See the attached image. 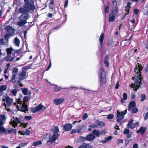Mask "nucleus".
Masks as SVG:
<instances>
[{"mask_svg":"<svg viewBox=\"0 0 148 148\" xmlns=\"http://www.w3.org/2000/svg\"><path fill=\"white\" fill-rule=\"evenodd\" d=\"M27 4L25 3L24 5L23 6L20 8L18 10V12L19 13H23L29 12V10L27 9Z\"/></svg>","mask_w":148,"mask_h":148,"instance_id":"nucleus-12","label":"nucleus"},{"mask_svg":"<svg viewBox=\"0 0 148 148\" xmlns=\"http://www.w3.org/2000/svg\"><path fill=\"white\" fill-rule=\"evenodd\" d=\"M21 134L22 135H29L30 134V131L29 129H27L25 131L21 132Z\"/></svg>","mask_w":148,"mask_h":148,"instance_id":"nucleus-27","label":"nucleus"},{"mask_svg":"<svg viewBox=\"0 0 148 148\" xmlns=\"http://www.w3.org/2000/svg\"><path fill=\"white\" fill-rule=\"evenodd\" d=\"M147 130V128L145 127H141L140 129L136 131L137 133H140L143 134Z\"/></svg>","mask_w":148,"mask_h":148,"instance_id":"nucleus-14","label":"nucleus"},{"mask_svg":"<svg viewBox=\"0 0 148 148\" xmlns=\"http://www.w3.org/2000/svg\"><path fill=\"white\" fill-rule=\"evenodd\" d=\"M46 107L41 104H40L38 106L31 109V112L34 113H36L40 111H43L46 109Z\"/></svg>","mask_w":148,"mask_h":148,"instance_id":"nucleus-8","label":"nucleus"},{"mask_svg":"<svg viewBox=\"0 0 148 148\" xmlns=\"http://www.w3.org/2000/svg\"><path fill=\"white\" fill-rule=\"evenodd\" d=\"M5 28L8 31V32L10 33H13L15 31L14 29L10 26H5Z\"/></svg>","mask_w":148,"mask_h":148,"instance_id":"nucleus-21","label":"nucleus"},{"mask_svg":"<svg viewBox=\"0 0 148 148\" xmlns=\"http://www.w3.org/2000/svg\"><path fill=\"white\" fill-rule=\"evenodd\" d=\"M132 132L129 133L127 135V138H129L132 137Z\"/></svg>","mask_w":148,"mask_h":148,"instance_id":"nucleus-53","label":"nucleus"},{"mask_svg":"<svg viewBox=\"0 0 148 148\" xmlns=\"http://www.w3.org/2000/svg\"><path fill=\"white\" fill-rule=\"evenodd\" d=\"M72 127V126L70 123L66 124L64 126V130L65 131H69L71 129Z\"/></svg>","mask_w":148,"mask_h":148,"instance_id":"nucleus-15","label":"nucleus"},{"mask_svg":"<svg viewBox=\"0 0 148 148\" xmlns=\"http://www.w3.org/2000/svg\"><path fill=\"white\" fill-rule=\"evenodd\" d=\"M126 110L121 112H120L119 111H117L116 121L119 123V125L122 123V120L124 119V115L126 114Z\"/></svg>","mask_w":148,"mask_h":148,"instance_id":"nucleus-6","label":"nucleus"},{"mask_svg":"<svg viewBox=\"0 0 148 148\" xmlns=\"http://www.w3.org/2000/svg\"><path fill=\"white\" fill-rule=\"evenodd\" d=\"M77 148H92V147L90 144L83 143L80 145Z\"/></svg>","mask_w":148,"mask_h":148,"instance_id":"nucleus-19","label":"nucleus"},{"mask_svg":"<svg viewBox=\"0 0 148 148\" xmlns=\"http://www.w3.org/2000/svg\"><path fill=\"white\" fill-rule=\"evenodd\" d=\"M49 8L51 9H53V1L52 0H51L49 3Z\"/></svg>","mask_w":148,"mask_h":148,"instance_id":"nucleus-40","label":"nucleus"},{"mask_svg":"<svg viewBox=\"0 0 148 148\" xmlns=\"http://www.w3.org/2000/svg\"><path fill=\"white\" fill-rule=\"evenodd\" d=\"M53 132L55 133H57L59 132L58 127L57 126H53L52 128Z\"/></svg>","mask_w":148,"mask_h":148,"instance_id":"nucleus-32","label":"nucleus"},{"mask_svg":"<svg viewBox=\"0 0 148 148\" xmlns=\"http://www.w3.org/2000/svg\"><path fill=\"white\" fill-rule=\"evenodd\" d=\"M21 117L19 119L17 117H13L12 121L10 122V123L13 127H15L17 126L18 123H21Z\"/></svg>","mask_w":148,"mask_h":148,"instance_id":"nucleus-11","label":"nucleus"},{"mask_svg":"<svg viewBox=\"0 0 148 148\" xmlns=\"http://www.w3.org/2000/svg\"><path fill=\"white\" fill-rule=\"evenodd\" d=\"M7 88L6 85H2L0 86V96H2L4 94L3 91L5 90Z\"/></svg>","mask_w":148,"mask_h":148,"instance_id":"nucleus-18","label":"nucleus"},{"mask_svg":"<svg viewBox=\"0 0 148 148\" xmlns=\"http://www.w3.org/2000/svg\"><path fill=\"white\" fill-rule=\"evenodd\" d=\"M84 128V127L83 126L79 125L78 126V128L77 130V132L78 133H80L82 132V130Z\"/></svg>","mask_w":148,"mask_h":148,"instance_id":"nucleus-34","label":"nucleus"},{"mask_svg":"<svg viewBox=\"0 0 148 148\" xmlns=\"http://www.w3.org/2000/svg\"><path fill=\"white\" fill-rule=\"evenodd\" d=\"M104 38V34L103 33H101L100 37L99 38V41L100 42V44L101 46L103 45V39Z\"/></svg>","mask_w":148,"mask_h":148,"instance_id":"nucleus-25","label":"nucleus"},{"mask_svg":"<svg viewBox=\"0 0 148 148\" xmlns=\"http://www.w3.org/2000/svg\"><path fill=\"white\" fill-rule=\"evenodd\" d=\"M26 19V16L22 14L18 17V19L20 21L17 22V25L19 26H21L27 23Z\"/></svg>","mask_w":148,"mask_h":148,"instance_id":"nucleus-10","label":"nucleus"},{"mask_svg":"<svg viewBox=\"0 0 148 148\" xmlns=\"http://www.w3.org/2000/svg\"><path fill=\"white\" fill-rule=\"evenodd\" d=\"M29 97L27 96H25L23 98V101H23L25 103H26V102L28 101L29 99Z\"/></svg>","mask_w":148,"mask_h":148,"instance_id":"nucleus-42","label":"nucleus"},{"mask_svg":"<svg viewBox=\"0 0 148 148\" xmlns=\"http://www.w3.org/2000/svg\"><path fill=\"white\" fill-rule=\"evenodd\" d=\"M32 117L31 116H25V119L27 120H29L31 119Z\"/></svg>","mask_w":148,"mask_h":148,"instance_id":"nucleus-49","label":"nucleus"},{"mask_svg":"<svg viewBox=\"0 0 148 148\" xmlns=\"http://www.w3.org/2000/svg\"><path fill=\"white\" fill-rule=\"evenodd\" d=\"M105 138L108 142V141L111 140L112 138V136H109Z\"/></svg>","mask_w":148,"mask_h":148,"instance_id":"nucleus-55","label":"nucleus"},{"mask_svg":"<svg viewBox=\"0 0 148 148\" xmlns=\"http://www.w3.org/2000/svg\"><path fill=\"white\" fill-rule=\"evenodd\" d=\"M118 11V8L117 6H115L114 8L113 9L112 14H113L115 15H116L117 14Z\"/></svg>","mask_w":148,"mask_h":148,"instance_id":"nucleus-31","label":"nucleus"},{"mask_svg":"<svg viewBox=\"0 0 148 148\" xmlns=\"http://www.w3.org/2000/svg\"><path fill=\"white\" fill-rule=\"evenodd\" d=\"M60 88L57 86H55L54 87L55 91L56 92H57L59 91L60 90Z\"/></svg>","mask_w":148,"mask_h":148,"instance_id":"nucleus-48","label":"nucleus"},{"mask_svg":"<svg viewBox=\"0 0 148 148\" xmlns=\"http://www.w3.org/2000/svg\"><path fill=\"white\" fill-rule=\"evenodd\" d=\"M129 133V130L128 129H125L124 132L123 133L124 134H127Z\"/></svg>","mask_w":148,"mask_h":148,"instance_id":"nucleus-50","label":"nucleus"},{"mask_svg":"<svg viewBox=\"0 0 148 148\" xmlns=\"http://www.w3.org/2000/svg\"><path fill=\"white\" fill-rule=\"evenodd\" d=\"M136 105V103L134 101H131L129 103V107H128V110L131 111V110L133 109Z\"/></svg>","mask_w":148,"mask_h":148,"instance_id":"nucleus-23","label":"nucleus"},{"mask_svg":"<svg viewBox=\"0 0 148 148\" xmlns=\"http://www.w3.org/2000/svg\"><path fill=\"white\" fill-rule=\"evenodd\" d=\"M64 101V99L62 98H60L59 99H55L53 101L54 103L56 105H58L62 103Z\"/></svg>","mask_w":148,"mask_h":148,"instance_id":"nucleus-16","label":"nucleus"},{"mask_svg":"<svg viewBox=\"0 0 148 148\" xmlns=\"http://www.w3.org/2000/svg\"><path fill=\"white\" fill-rule=\"evenodd\" d=\"M42 144V141L40 140L34 142L33 143L32 145L34 146H36L41 145Z\"/></svg>","mask_w":148,"mask_h":148,"instance_id":"nucleus-29","label":"nucleus"},{"mask_svg":"<svg viewBox=\"0 0 148 148\" xmlns=\"http://www.w3.org/2000/svg\"><path fill=\"white\" fill-rule=\"evenodd\" d=\"M80 139L81 140H82L84 141H85L86 140V137H84L83 136H81L80 137Z\"/></svg>","mask_w":148,"mask_h":148,"instance_id":"nucleus-59","label":"nucleus"},{"mask_svg":"<svg viewBox=\"0 0 148 148\" xmlns=\"http://www.w3.org/2000/svg\"><path fill=\"white\" fill-rule=\"evenodd\" d=\"M139 124L138 122L136 123H135L132 124L130 127L129 128L130 129H133L136 127Z\"/></svg>","mask_w":148,"mask_h":148,"instance_id":"nucleus-37","label":"nucleus"},{"mask_svg":"<svg viewBox=\"0 0 148 148\" xmlns=\"http://www.w3.org/2000/svg\"><path fill=\"white\" fill-rule=\"evenodd\" d=\"M133 121L134 120L133 119H132L127 124V126L129 128L133 124Z\"/></svg>","mask_w":148,"mask_h":148,"instance_id":"nucleus-45","label":"nucleus"},{"mask_svg":"<svg viewBox=\"0 0 148 148\" xmlns=\"http://www.w3.org/2000/svg\"><path fill=\"white\" fill-rule=\"evenodd\" d=\"M119 84L118 82L117 81V83H116V85L115 86V88L116 89H118L119 86Z\"/></svg>","mask_w":148,"mask_h":148,"instance_id":"nucleus-61","label":"nucleus"},{"mask_svg":"<svg viewBox=\"0 0 148 148\" xmlns=\"http://www.w3.org/2000/svg\"><path fill=\"white\" fill-rule=\"evenodd\" d=\"M26 4H27V9L29 12L30 10H34L35 8L34 5V2L32 0H24Z\"/></svg>","mask_w":148,"mask_h":148,"instance_id":"nucleus-9","label":"nucleus"},{"mask_svg":"<svg viewBox=\"0 0 148 148\" xmlns=\"http://www.w3.org/2000/svg\"><path fill=\"white\" fill-rule=\"evenodd\" d=\"M133 148H138V145L137 144H134L133 146Z\"/></svg>","mask_w":148,"mask_h":148,"instance_id":"nucleus-64","label":"nucleus"},{"mask_svg":"<svg viewBox=\"0 0 148 148\" xmlns=\"http://www.w3.org/2000/svg\"><path fill=\"white\" fill-rule=\"evenodd\" d=\"M115 15L112 14V15H110L109 17V21L111 22H113L114 21L115 19Z\"/></svg>","mask_w":148,"mask_h":148,"instance_id":"nucleus-39","label":"nucleus"},{"mask_svg":"<svg viewBox=\"0 0 148 148\" xmlns=\"http://www.w3.org/2000/svg\"><path fill=\"white\" fill-rule=\"evenodd\" d=\"M10 92L11 93H12L13 94L14 96H15L17 93V90L15 89H13L10 91Z\"/></svg>","mask_w":148,"mask_h":148,"instance_id":"nucleus-36","label":"nucleus"},{"mask_svg":"<svg viewBox=\"0 0 148 148\" xmlns=\"http://www.w3.org/2000/svg\"><path fill=\"white\" fill-rule=\"evenodd\" d=\"M18 69L17 68H15L13 69V72L14 73L13 74L12 79V80H15L16 79V76L17 74L16 73L18 72Z\"/></svg>","mask_w":148,"mask_h":148,"instance_id":"nucleus-26","label":"nucleus"},{"mask_svg":"<svg viewBox=\"0 0 148 148\" xmlns=\"http://www.w3.org/2000/svg\"><path fill=\"white\" fill-rule=\"evenodd\" d=\"M101 134H105L107 132L105 130H102L100 132Z\"/></svg>","mask_w":148,"mask_h":148,"instance_id":"nucleus-60","label":"nucleus"},{"mask_svg":"<svg viewBox=\"0 0 148 148\" xmlns=\"http://www.w3.org/2000/svg\"><path fill=\"white\" fill-rule=\"evenodd\" d=\"M141 101H143L146 98V96L144 94H142L141 95Z\"/></svg>","mask_w":148,"mask_h":148,"instance_id":"nucleus-43","label":"nucleus"},{"mask_svg":"<svg viewBox=\"0 0 148 148\" xmlns=\"http://www.w3.org/2000/svg\"><path fill=\"white\" fill-rule=\"evenodd\" d=\"M15 44L18 46L20 44V41L16 37L14 39Z\"/></svg>","mask_w":148,"mask_h":148,"instance_id":"nucleus-35","label":"nucleus"},{"mask_svg":"<svg viewBox=\"0 0 148 148\" xmlns=\"http://www.w3.org/2000/svg\"><path fill=\"white\" fill-rule=\"evenodd\" d=\"M27 123H21L20 126L23 127L24 128H25L27 127Z\"/></svg>","mask_w":148,"mask_h":148,"instance_id":"nucleus-44","label":"nucleus"},{"mask_svg":"<svg viewBox=\"0 0 148 148\" xmlns=\"http://www.w3.org/2000/svg\"><path fill=\"white\" fill-rule=\"evenodd\" d=\"M6 51L8 53L7 59L6 60V61L8 62L13 60L15 58L16 51L12 48H10L7 49Z\"/></svg>","mask_w":148,"mask_h":148,"instance_id":"nucleus-3","label":"nucleus"},{"mask_svg":"<svg viewBox=\"0 0 148 148\" xmlns=\"http://www.w3.org/2000/svg\"><path fill=\"white\" fill-rule=\"evenodd\" d=\"M0 132H5V131H6L5 130L3 127H0Z\"/></svg>","mask_w":148,"mask_h":148,"instance_id":"nucleus-51","label":"nucleus"},{"mask_svg":"<svg viewBox=\"0 0 148 148\" xmlns=\"http://www.w3.org/2000/svg\"><path fill=\"white\" fill-rule=\"evenodd\" d=\"M123 98L121 100V102L122 103H123L124 102V101L127 99V96L126 93H124L123 95Z\"/></svg>","mask_w":148,"mask_h":148,"instance_id":"nucleus-30","label":"nucleus"},{"mask_svg":"<svg viewBox=\"0 0 148 148\" xmlns=\"http://www.w3.org/2000/svg\"><path fill=\"white\" fill-rule=\"evenodd\" d=\"M59 135L56 133H54L52 136L51 135L46 134L44 136V138L47 140V143L49 142L52 143L55 141L58 137Z\"/></svg>","mask_w":148,"mask_h":148,"instance_id":"nucleus-4","label":"nucleus"},{"mask_svg":"<svg viewBox=\"0 0 148 148\" xmlns=\"http://www.w3.org/2000/svg\"><path fill=\"white\" fill-rule=\"evenodd\" d=\"M138 11L139 10L138 9H135L134 10V13L136 15L138 14Z\"/></svg>","mask_w":148,"mask_h":148,"instance_id":"nucleus-54","label":"nucleus"},{"mask_svg":"<svg viewBox=\"0 0 148 148\" xmlns=\"http://www.w3.org/2000/svg\"><path fill=\"white\" fill-rule=\"evenodd\" d=\"M6 119V117L4 115L0 114V125L3 124V121Z\"/></svg>","mask_w":148,"mask_h":148,"instance_id":"nucleus-24","label":"nucleus"},{"mask_svg":"<svg viewBox=\"0 0 148 148\" xmlns=\"http://www.w3.org/2000/svg\"><path fill=\"white\" fill-rule=\"evenodd\" d=\"M114 115L112 114H109L107 117V118L108 119H112L114 117Z\"/></svg>","mask_w":148,"mask_h":148,"instance_id":"nucleus-41","label":"nucleus"},{"mask_svg":"<svg viewBox=\"0 0 148 148\" xmlns=\"http://www.w3.org/2000/svg\"><path fill=\"white\" fill-rule=\"evenodd\" d=\"M95 124L96 127H100L101 126H104L105 124L102 121H96L95 122Z\"/></svg>","mask_w":148,"mask_h":148,"instance_id":"nucleus-20","label":"nucleus"},{"mask_svg":"<svg viewBox=\"0 0 148 148\" xmlns=\"http://www.w3.org/2000/svg\"><path fill=\"white\" fill-rule=\"evenodd\" d=\"M89 127L92 128H94L96 127L95 123H94V124L90 125H89Z\"/></svg>","mask_w":148,"mask_h":148,"instance_id":"nucleus-57","label":"nucleus"},{"mask_svg":"<svg viewBox=\"0 0 148 148\" xmlns=\"http://www.w3.org/2000/svg\"><path fill=\"white\" fill-rule=\"evenodd\" d=\"M105 138L108 142V141L111 140L112 138V136H109Z\"/></svg>","mask_w":148,"mask_h":148,"instance_id":"nucleus-56","label":"nucleus"},{"mask_svg":"<svg viewBox=\"0 0 148 148\" xmlns=\"http://www.w3.org/2000/svg\"><path fill=\"white\" fill-rule=\"evenodd\" d=\"M68 0H67L66 1H65V4H64V8H66L67 7L68 5Z\"/></svg>","mask_w":148,"mask_h":148,"instance_id":"nucleus-63","label":"nucleus"},{"mask_svg":"<svg viewBox=\"0 0 148 148\" xmlns=\"http://www.w3.org/2000/svg\"><path fill=\"white\" fill-rule=\"evenodd\" d=\"M131 3L130 2H128L127 5L125 6V9L126 11L127 12H129V9L130 8V5Z\"/></svg>","mask_w":148,"mask_h":148,"instance_id":"nucleus-33","label":"nucleus"},{"mask_svg":"<svg viewBox=\"0 0 148 148\" xmlns=\"http://www.w3.org/2000/svg\"><path fill=\"white\" fill-rule=\"evenodd\" d=\"M14 105L16 106L18 110L22 112L26 113L28 111V108L26 103H25L23 101H21L20 99L17 100L16 102L14 103Z\"/></svg>","mask_w":148,"mask_h":148,"instance_id":"nucleus-2","label":"nucleus"},{"mask_svg":"<svg viewBox=\"0 0 148 148\" xmlns=\"http://www.w3.org/2000/svg\"><path fill=\"white\" fill-rule=\"evenodd\" d=\"M138 64V67L136 66L134 69L135 72L133 79L134 81V83L132 84L131 87L135 90H137L141 84L142 79L143 77L141 75V72L143 70V67L141 65Z\"/></svg>","mask_w":148,"mask_h":148,"instance_id":"nucleus-1","label":"nucleus"},{"mask_svg":"<svg viewBox=\"0 0 148 148\" xmlns=\"http://www.w3.org/2000/svg\"><path fill=\"white\" fill-rule=\"evenodd\" d=\"M3 101L5 107L9 106L13 103V100L8 96L5 95L3 97Z\"/></svg>","mask_w":148,"mask_h":148,"instance_id":"nucleus-5","label":"nucleus"},{"mask_svg":"<svg viewBox=\"0 0 148 148\" xmlns=\"http://www.w3.org/2000/svg\"><path fill=\"white\" fill-rule=\"evenodd\" d=\"M109 11V8L108 6L106 7L105 8V12L106 13H108Z\"/></svg>","mask_w":148,"mask_h":148,"instance_id":"nucleus-58","label":"nucleus"},{"mask_svg":"<svg viewBox=\"0 0 148 148\" xmlns=\"http://www.w3.org/2000/svg\"><path fill=\"white\" fill-rule=\"evenodd\" d=\"M131 110H132V113H135L138 111V109L136 107H134L133 109Z\"/></svg>","mask_w":148,"mask_h":148,"instance_id":"nucleus-46","label":"nucleus"},{"mask_svg":"<svg viewBox=\"0 0 148 148\" xmlns=\"http://www.w3.org/2000/svg\"><path fill=\"white\" fill-rule=\"evenodd\" d=\"M92 133L97 137H99L101 134L100 132L96 130H93L92 131Z\"/></svg>","mask_w":148,"mask_h":148,"instance_id":"nucleus-28","label":"nucleus"},{"mask_svg":"<svg viewBox=\"0 0 148 148\" xmlns=\"http://www.w3.org/2000/svg\"><path fill=\"white\" fill-rule=\"evenodd\" d=\"M99 77L100 78L101 84H104L106 82V73L103 68L101 67L100 69Z\"/></svg>","mask_w":148,"mask_h":148,"instance_id":"nucleus-7","label":"nucleus"},{"mask_svg":"<svg viewBox=\"0 0 148 148\" xmlns=\"http://www.w3.org/2000/svg\"><path fill=\"white\" fill-rule=\"evenodd\" d=\"M108 58V56H106L105 58V60H104V63L105 64V65L107 66H109V64L108 63V62L107 60Z\"/></svg>","mask_w":148,"mask_h":148,"instance_id":"nucleus-38","label":"nucleus"},{"mask_svg":"<svg viewBox=\"0 0 148 148\" xmlns=\"http://www.w3.org/2000/svg\"><path fill=\"white\" fill-rule=\"evenodd\" d=\"M25 69V68H23V71L19 75V78L20 80H23L27 77L26 72L24 71Z\"/></svg>","mask_w":148,"mask_h":148,"instance_id":"nucleus-13","label":"nucleus"},{"mask_svg":"<svg viewBox=\"0 0 148 148\" xmlns=\"http://www.w3.org/2000/svg\"><path fill=\"white\" fill-rule=\"evenodd\" d=\"M27 143H22L21 144H19V145L21 147H25L26 146V145H27Z\"/></svg>","mask_w":148,"mask_h":148,"instance_id":"nucleus-47","label":"nucleus"},{"mask_svg":"<svg viewBox=\"0 0 148 148\" xmlns=\"http://www.w3.org/2000/svg\"><path fill=\"white\" fill-rule=\"evenodd\" d=\"M95 138V136L92 134H90L86 136V140L91 141L94 140Z\"/></svg>","mask_w":148,"mask_h":148,"instance_id":"nucleus-17","label":"nucleus"},{"mask_svg":"<svg viewBox=\"0 0 148 148\" xmlns=\"http://www.w3.org/2000/svg\"><path fill=\"white\" fill-rule=\"evenodd\" d=\"M148 119V112H147L146 114L145 117L144 119L145 120H146Z\"/></svg>","mask_w":148,"mask_h":148,"instance_id":"nucleus-62","label":"nucleus"},{"mask_svg":"<svg viewBox=\"0 0 148 148\" xmlns=\"http://www.w3.org/2000/svg\"><path fill=\"white\" fill-rule=\"evenodd\" d=\"M88 117V115L86 113H85L83 116L82 119L85 120Z\"/></svg>","mask_w":148,"mask_h":148,"instance_id":"nucleus-52","label":"nucleus"},{"mask_svg":"<svg viewBox=\"0 0 148 148\" xmlns=\"http://www.w3.org/2000/svg\"><path fill=\"white\" fill-rule=\"evenodd\" d=\"M22 91L24 95H27V94L30 95L31 94V91L28 90L27 88H24L22 89Z\"/></svg>","mask_w":148,"mask_h":148,"instance_id":"nucleus-22","label":"nucleus"}]
</instances>
